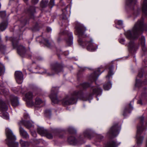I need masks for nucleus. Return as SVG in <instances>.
<instances>
[{"label": "nucleus", "instance_id": "nucleus-12", "mask_svg": "<svg viewBox=\"0 0 147 147\" xmlns=\"http://www.w3.org/2000/svg\"><path fill=\"white\" fill-rule=\"evenodd\" d=\"M15 76L17 82L19 84H22L23 80V75L22 72L19 71H16Z\"/></svg>", "mask_w": 147, "mask_h": 147}, {"label": "nucleus", "instance_id": "nucleus-43", "mask_svg": "<svg viewBox=\"0 0 147 147\" xmlns=\"http://www.w3.org/2000/svg\"><path fill=\"white\" fill-rule=\"evenodd\" d=\"M69 131L71 134L76 133V130L73 128H69Z\"/></svg>", "mask_w": 147, "mask_h": 147}, {"label": "nucleus", "instance_id": "nucleus-27", "mask_svg": "<svg viewBox=\"0 0 147 147\" xmlns=\"http://www.w3.org/2000/svg\"><path fill=\"white\" fill-rule=\"evenodd\" d=\"M20 143L22 147H28L30 145V143L27 141H24L22 140H20Z\"/></svg>", "mask_w": 147, "mask_h": 147}, {"label": "nucleus", "instance_id": "nucleus-28", "mask_svg": "<svg viewBox=\"0 0 147 147\" xmlns=\"http://www.w3.org/2000/svg\"><path fill=\"white\" fill-rule=\"evenodd\" d=\"M134 103V101H131L130 103L126 106L124 110H132L134 108L132 105V103Z\"/></svg>", "mask_w": 147, "mask_h": 147}, {"label": "nucleus", "instance_id": "nucleus-57", "mask_svg": "<svg viewBox=\"0 0 147 147\" xmlns=\"http://www.w3.org/2000/svg\"><path fill=\"white\" fill-rule=\"evenodd\" d=\"M104 71H102L101 73H102Z\"/></svg>", "mask_w": 147, "mask_h": 147}, {"label": "nucleus", "instance_id": "nucleus-16", "mask_svg": "<svg viewBox=\"0 0 147 147\" xmlns=\"http://www.w3.org/2000/svg\"><path fill=\"white\" fill-rule=\"evenodd\" d=\"M100 69H98L94 73L92 74L90 76V78L92 81L96 80L100 74Z\"/></svg>", "mask_w": 147, "mask_h": 147}, {"label": "nucleus", "instance_id": "nucleus-25", "mask_svg": "<svg viewBox=\"0 0 147 147\" xmlns=\"http://www.w3.org/2000/svg\"><path fill=\"white\" fill-rule=\"evenodd\" d=\"M68 140L70 144L73 145H75L77 143V140L74 137H69L68 139Z\"/></svg>", "mask_w": 147, "mask_h": 147}, {"label": "nucleus", "instance_id": "nucleus-36", "mask_svg": "<svg viewBox=\"0 0 147 147\" xmlns=\"http://www.w3.org/2000/svg\"><path fill=\"white\" fill-rule=\"evenodd\" d=\"M45 116L47 117H50L51 114V111H45L44 112Z\"/></svg>", "mask_w": 147, "mask_h": 147}, {"label": "nucleus", "instance_id": "nucleus-1", "mask_svg": "<svg viewBox=\"0 0 147 147\" xmlns=\"http://www.w3.org/2000/svg\"><path fill=\"white\" fill-rule=\"evenodd\" d=\"M144 30L147 31V24L144 23V19L142 17L135 23L131 30H128L125 32L126 38L131 40L129 43L128 48L131 54L135 53L137 49L134 42L131 40L138 39Z\"/></svg>", "mask_w": 147, "mask_h": 147}, {"label": "nucleus", "instance_id": "nucleus-48", "mask_svg": "<svg viewBox=\"0 0 147 147\" xmlns=\"http://www.w3.org/2000/svg\"><path fill=\"white\" fill-rule=\"evenodd\" d=\"M10 40L12 42V45L14 46V44L15 42V39L13 37H11L10 38Z\"/></svg>", "mask_w": 147, "mask_h": 147}, {"label": "nucleus", "instance_id": "nucleus-29", "mask_svg": "<svg viewBox=\"0 0 147 147\" xmlns=\"http://www.w3.org/2000/svg\"><path fill=\"white\" fill-rule=\"evenodd\" d=\"M6 46L2 43L0 44V52L3 54H5L6 51Z\"/></svg>", "mask_w": 147, "mask_h": 147}, {"label": "nucleus", "instance_id": "nucleus-51", "mask_svg": "<svg viewBox=\"0 0 147 147\" xmlns=\"http://www.w3.org/2000/svg\"><path fill=\"white\" fill-rule=\"evenodd\" d=\"M24 117L26 119H28L29 118V117L27 114H25L24 116Z\"/></svg>", "mask_w": 147, "mask_h": 147}, {"label": "nucleus", "instance_id": "nucleus-32", "mask_svg": "<svg viewBox=\"0 0 147 147\" xmlns=\"http://www.w3.org/2000/svg\"><path fill=\"white\" fill-rule=\"evenodd\" d=\"M73 37L72 33L70 34V36L69 39L67 40V44L69 45H72L73 43Z\"/></svg>", "mask_w": 147, "mask_h": 147}, {"label": "nucleus", "instance_id": "nucleus-4", "mask_svg": "<svg viewBox=\"0 0 147 147\" xmlns=\"http://www.w3.org/2000/svg\"><path fill=\"white\" fill-rule=\"evenodd\" d=\"M78 42L81 46H86L87 49L89 51H94L97 48V45L93 42L92 39L89 36H86L83 39L80 38L78 40Z\"/></svg>", "mask_w": 147, "mask_h": 147}, {"label": "nucleus", "instance_id": "nucleus-49", "mask_svg": "<svg viewBox=\"0 0 147 147\" xmlns=\"http://www.w3.org/2000/svg\"><path fill=\"white\" fill-rule=\"evenodd\" d=\"M84 136L85 137H87L88 138H89L90 136L89 134L88 133H84Z\"/></svg>", "mask_w": 147, "mask_h": 147}, {"label": "nucleus", "instance_id": "nucleus-13", "mask_svg": "<svg viewBox=\"0 0 147 147\" xmlns=\"http://www.w3.org/2000/svg\"><path fill=\"white\" fill-rule=\"evenodd\" d=\"M120 144L116 140H111L104 144V147H117Z\"/></svg>", "mask_w": 147, "mask_h": 147}, {"label": "nucleus", "instance_id": "nucleus-34", "mask_svg": "<svg viewBox=\"0 0 147 147\" xmlns=\"http://www.w3.org/2000/svg\"><path fill=\"white\" fill-rule=\"evenodd\" d=\"M13 90L14 92L16 93H18L19 92L22 93V89L20 87H18V88H14L13 89Z\"/></svg>", "mask_w": 147, "mask_h": 147}, {"label": "nucleus", "instance_id": "nucleus-18", "mask_svg": "<svg viewBox=\"0 0 147 147\" xmlns=\"http://www.w3.org/2000/svg\"><path fill=\"white\" fill-rule=\"evenodd\" d=\"M142 11L144 14L147 16V0H144L142 5Z\"/></svg>", "mask_w": 147, "mask_h": 147}, {"label": "nucleus", "instance_id": "nucleus-19", "mask_svg": "<svg viewBox=\"0 0 147 147\" xmlns=\"http://www.w3.org/2000/svg\"><path fill=\"white\" fill-rule=\"evenodd\" d=\"M0 109L2 110H7L11 109L10 106H7L5 104L2 100H0Z\"/></svg>", "mask_w": 147, "mask_h": 147}, {"label": "nucleus", "instance_id": "nucleus-5", "mask_svg": "<svg viewBox=\"0 0 147 147\" xmlns=\"http://www.w3.org/2000/svg\"><path fill=\"white\" fill-rule=\"evenodd\" d=\"M5 134L7 137L5 141L8 146L9 147H18V143L16 142V138L12 131L9 129L7 128Z\"/></svg>", "mask_w": 147, "mask_h": 147}, {"label": "nucleus", "instance_id": "nucleus-7", "mask_svg": "<svg viewBox=\"0 0 147 147\" xmlns=\"http://www.w3.org/2000/svg\"><path fill=\"white\" fill-rule=\"evenodd\" d=\"M121 124L118 123H114L107 133V136L110 138H113L117 136L121 130Z\"/></svg>", "mask_w": 147, "mask_h": 147}, {"label": "nucleus", "instance_id": "nucleus-53", "mask_svg": "<svg viewBox=\"0 0 147 147\" xmlns=\"http://www.w3.org/2000/svg\"><path fill=\"white\" fill-rule=\"evenodd\" d=\"M53 74H54L52 73V74H49V75H50V76H51V75H53Z\"/></svg>", "mask_w": 147, "mask_h": 147}, {"label": "nucleus", "instance_id": "nucleus-10", "mask_svg": "<svg viewBox=\"0 0 147 147\" xmlns=\"http://www.w3.org/2000/svg\"><path fill=\"white\" fill-rule=\"evenodd\" d=\"M57 91L55 88H53L51 91V93L49 95V97L53 102L55 103H57L59 100L57 97Z\"/></svg>", "mask_w": 147, "mask_h": 147}, {"label": "nucleus", "instance_id": "nucleus-2", "mask_svg": "<svg viewBox=\"0 0 147 147\" xmlns=\"http://www.w3.org/2000/svg\"><path fill=\"white\" fill-rule=\"evenodd\" d=\"M105 69L107 72L105 78L106 81L103 85V88L105 90H109L112 87V83L111 81L113 76L114 74V67L113 63H111L105 66Z\"/></svg>", "mask_w": 147, "mask_h": 147}, {"label": "nucleus", "instance_id": "nucleus-14", "mask_svg": "<svg viewBox=\"0 0 147 147\" xmlns=\"http://www.w3.org/2000/svg\"><path fill=\"white\" fill-rule=\"evenodd\" d=\"M146 84H147V78H146L143 81H142L140 79L136 78L135 85V87L139 88L143 85Z\"/></svg>", "mask_w": 147, "mask_h": 147}, {"label": "nucleus", "instance_id": "nucleus-33", "mask_svg": "<svg viewBox=\"0 0 147 147\" xmlns=\"http://www.w3.org/2000/svg\"><path fill=\"white\" fill-rule=\"evenodd\" d=\"M48 2V0H42L41 2L40 6L42 7H45L47 5Z\"/></svg>", "mask_w": 147, "mask_h": 147}, {"label": "nucleus", "instance_id": "nucleus-15", "mask_svg": "<svg viewBox=\"0 0 147 147\" xmlns=\"http://www.w3.org/2000/svg\"><path fill=\"white\" fill-rule=\"evenodd\" d=\"M44 103V102L40 98L37 97L35 99V104L32 107H34L36 108V109H38L42 107V105Z\"/></svg>", "mask_w": 147, "mask_h": 147}, {"label": "nucleus", "instance_id": "nucleus-46", "mask_svg": "<svg viewBox=\"0 0 147 147\" xmlns=\"http://www.w3.org/2000/svg\"><path fill=\"white\" fill-rule=\"evenodd\" d=\"M45 44L46 46L48 47H50L51 45L50 43L49 42L48 40L47 39H45Z\"/></svg>", "mask_w": 147, "mask_h": 147}, {"label": "nucleus", "instance_id": "nucleus-52", "mask_svg": "<svg viewBox=\"0 0 147 147\" xmlns=\"http://www.w3.org/2000/svg\"><path fill=\"white\" fill-rule=\"evenodd\" d=\"M47 30L48 32H50L51 31V29L49 27H47Z\"/></svg>", "mask_w": 147, "mask_h": 147}, {"label": "nucleus", "instance_id": "nucleus-45", "mask_svg": "<svg viewBox=\"0 0 147 147\" xmlns=\"http://www.w3.org/2000/svg\"><path fill=\"white\" fill-rule=\"evenodd\" d=\"M119 41L121 44H124L125 40L124 38H121L119 39Z\"/></svg>", "mask_w": 147, "mask_h": 147}, {"label": "nucleus", "instance_id": "nucleus-6", "mask_svg": "<svg viewBox=\"0 0 147 147\" xmlns=\"http://www.w3.org/2000/svg\"><path fill=\"white\" fill-rule=\"evenodd\" d=\"M137 0H126L125 8L132 11L133 15L137 17L139 14L140 9L137 5Z\"/></svg>", "mask_w": 147, "mask_h": 147}, {"label": "nucleus", "instance_id": "nucleus-21", "mask_svg": "<svg viewBox=\"0 0 147 147\" xmlns=\"http://www.w3.org/2000/svg\"><path fill=\"white\" fill-rule=\"evenodd\" d=\"M116 27L118 29H121L123 26V22L121 20H115V21Z\"/></svg>", "mask_w": 147, "mask_h": 147}, {"label": "nucleus", "instance_id": "nucleus-54", "mask_svg": "<svg viewBox=\"0 0 147 147\" xmlns=\"http://www.w3.org/2000/svg\"><path fill=\"white\" fill-rule=\"evenodd\" d=\"M28 0H24V1L26 2H27Z\"/></svg>", "mask_w": 147, "mask_h": 147}, {"label": "nucleus", "instance_id": "nucleus-31", "mask_svg": "<svg viewBox=\"0 0 147 147\" xmlns=\"http://www.w3.org/2000/svg\"><path fill=\"white\" fill-rule=\"evenodd\" d=\"M145 74V71L144 69L143 68H141L139 71L137 77L141 78Z\"/></svg>", "mask_w": 147, "mask_h": 147}, {"label": "nucleus", "instance_id": "nucleus-42", "mask_svg": "<svg viewBox=\"0 0 147 147\" xmlns=\"http://www.w3.org/2000/svg\"><path fill=\"white\" fill-rule=\"evenodd\" d=\"M2 115L4 117H5L6 118L8 119V113L5 112V111H2Z\"/></svg>", "mask_w": 147, "mask_h": 147}, {"label": "nucleus", "instance_id": "nucleus-20", "mask_svg": "<svg viewBox=\"0 0 147 147\" xmlns=\"http://www.w3.org/2000/svg\"><path fill=\"white\" fill-rule=\"evenodd\" d=\"M20 132L21 135L24 138H29V135L26 132L22 127L20 128Z\"/></svg>", "mask_w": 147, "mask_h": 147}, {"label": "nucleus", "instance_id": "nucleus-11", "mask_svg": "<svg viewBox=\"0 0 147 147\" xmlns=\"http://www.w3.org/2000/svg\"><path fill=\"white\" fill-rule=\"evenodd\" d=\"M25 97L26 98L27 106L29 107H32L34 105V103L32 100V93L30 92H27L26 94Z\"/></svg>", "mask_w": 147, "mask_h": 147}, {"label": "nucleus", "instance_id": "nucleus-17", "mask_svg": "<svg viewBox=\"0 0 147 147\" xmlns=\"http://www.w3.org/2000/svg\"><path fill=\"white\" fill-rule=\"evenodd\" d=\"M10 99L13 106L15 107L18 105L19 102L17 97L13 95H11Z\"/></svg>", "mask_w": 147, "mask_h": 147}, {"label": "nucleus", "instance_id": "nucleus-44", "mask_svg": "<svg viewBox=\"0 0 147 147\" xmlns=\"http://www.w3.org/2000/svg\"><path fill=\"white\" fill-rule=\"evenodd\" d=\"M142 94L143 97H144V98L146 101L147 102V94L146 93L144 92V93H142Z\"/></svg>", "mask_w": 147, "mask_h": 147}, {"label": "nucleus", "instance_id": "nucleus-47", "mask_svg": "<svg viewBox=\"0 0 147 147\" xmlns=\"http://www.w3.org/2000/svg\"><path fill=\"white\" fill-rule=\"evenodd\" d=\"M137 103L138 104H140L141 105H143L142 100L141 98H140L138 100Z\"/></svg>", "mask_w": 147, "mask_h": 147}, {"label": "nucleus", "instance_id": "nucleus-35", "mask_svg": "<svg viewBox=\"0 0 147 147\" xmlns=\"http://www.w3.org/2000/svg\"><path fill=\"white\" fill-rule=\"evenodd\" d=\"M5 70V68L4 65L0 63V76L3 73Z\"/></svg>", "mask_w": 147, "mask_h": 147}, {"label": "nucleus", "instance_id": "nucleus-58", "mask_svg": "<svg viewBox=\"0 0 147 147\" xmlns=\"http://www.w3.org/2000/svg\"><path fill=\"white\" fill-rule=\"evenodd\" d=\"M101 91H102V89Z\"/></svg>", "mask_w": 147, "mask_h": 147}, {"label": "nucleus", "instance_id": "nucleus-24", "mask_svg": "<svg viewBox=\"0 0 147 147\" xmlns=\"http://www.w3.org/2000/svg\"><path fill=\"white\" fill-rule=\"evenodd\" d=\"M17 51L18 54L20 55H21L25 52L26 49L24 47L20 46L18 47Z\"/></svg>", "mask_w": 147, "mask_h": 147}, {"label": "nucleus", "instance_id": "nucleus-56", "mask_svg": "<svg viewBox=\"0 0 147 147\" xmlns=\"http://www.w3.org/2000/svg\"><path fill=\"white\" fill-rule=\"evenodd\" d=\"M58 136H59V138H61L62 137L61 136H59V135H58Z\"/></svg>", "mask_w": 147, "mask_h": 147}, {"label": "nucleus", "instance_id": "nucleus-26", "mask_svg": "<svg viewBox=\"0 0 147 147\" xmlns=\"http://www.w3.org/2000/svg\"><path fill=\"white\" fill-rule=\"evenodd\" d=\"M52 71L55 73L58 72V69L59 67L56 64H53L51 65Z\"/></svg>", "mask_w": 147, "mask_h": 147}, {"label": "nucleus", "instance_id": "nucleus-22", "mask_svg": "<svg viewBox=\"0 0 147 147\" xmlns=\"http://www.w3.org/2000/svg\"><path fill=\"white\" fill-rule=\"evenodd\" d=\"M47 131L42 127H38L37 129L38 133L41 136H45L47 133Z\"/></svg>", "mask_w": 147, "mask_h": 147}, {"label": "nucleus", "instance_id": "nucleus-37", "mask_svg": "<svg viewBox=\"0 0 147 147\" xmlns=\"http://www.w3.org/2000/svg\"><path fill=\"white\" fill-rule=\"evenodd\" d=\"M131 113V111H123V115L125 117H126L129 116Z\"/></svg>", "mask_w": 147, "mask_h": 147}, {"label": "nucleus", "instance_id": "nucleus-9", "mask_svg": "<svg viewBox=\"0 0 147 147\" xmlns=\"http://www.w3.org/2000/svg\"><path fill=\"white\" fill-rule=\"evenodd\" d=\"M76 30L78 34L79 39H83L84 38H85L88 36L86 35H84V33L87 30L86 28L82 25H80L76 28Z\"/></svg>", "mask_w": 147, "mask_h": 147}, {"label": "nucleus", "instance_id": "nucleus-38", "mask_svg": "<svg viewBox=\"0 0 147 147\" xmlns=\"http://www.w3.org/2000/svg\"><path fill=\"white\" fill-rule=\"evenodd\" d=\"M45 136L47 138L49 139H52L53 137L52 135L50 133H47H47H46V135H45Z\"/></svg>", "mask_w": 147, "mask_h": 147}, {"label": "nucleus", "instance_id": "nucleus-50", "mask_svg": "<svg viewBox=\"0 0 147 147\" xmlns=\"http://www.w3.org/2000/svg\"><path fill=\"white\" fill-rule=\"evenodd\" d=\"M39 0H32V3L35 4L37 3L38 2Z\"/></svg>", "mask_w": 147, "mask_h": 147}, {"label": "nucleus", "instance_id": "nucleus-39", "mask_svg": "<svg viewBox=\"0 0 147 147\" xmlns=\"http://www.w3.org/2000/svg\"><path fill=\"white\" fill-rule=\"evenodd\" d=\"M5 11H2L0 12V16L2 18H3L6 16Z\"/></svg>", "mask_w": 147, "mask_h": 147}, {"label": "nucleus", "instance_id": "nucleus-23", "mask_svg": "<svg viewBox=\"0 0 147 147\" xmlns=\"http://www.w3.org/2000/svg\"><path fill=\"white\" fill-rule=\"evenodd\" d=\"M8 23L7 21H3L0 24V30L1 31L5 30L7 27Z\"/></svg>", "mask_w": 147, "mask_h": 147}, {"label": "nucleus", "instance_id": "nucleus-8", "mask_svg": "<svg viewBox=\"0 0 147 147\" xmlns=\"http://www.w3.org/2000/svg\"><path fill=\"white\" fill-rule=\"evenodd\" d=\"M74 96L71 97H69L68 96H66L62 100V103L64 105H69L71 104L76 103L77 102L76 98L77 96L78 95V93H74Z\"/></svg>", "mask_w": 147, "mask_h": 147}, {"label": "nucleus", "instance_id": "nucleus-55", "mask_svg": "<svg viewBox=\"0 0 147 147\" xmlns=\"http://www.w3.org/2000/svg\"><path fill=\"white\" fill-rule=\"evenodd\" d=\"M146 89V87H144V90Z\"/></svg>", "mask_w": 147, "mask_h": 147}, {"label": "nucleus", "instance_id": "nucleus-41", "mask_svg": "<svg viewBox=\"0 0 147 147\" xmlns=\"http://www.w3.org/2000/svg\"><path fill=\"white\" fill-rule=\"evenodd\" d=\"M54 0H50L49 6L51 8L54 5Z\"/></svg>", "mask_w": 147, "mask_h": 147}, {"label": "nucleus", "instance_id": "nucleus-30", "mask_svg": "<svg viewBox=\"0 0 147 147\" xmlns=\"http://www.w3.org/2000/svg\"><path fill=\"white\" fill-rule=\"evenodd\" d=\"M140 42L141 45L143 47V48L144 47V46H145V39L144 36H142L141 38L140 39ZM144 48L142 49V50L143 51H145L144 50Z\"/></svg>", "mask_w": 147, "mask_h": 147}, {"label": "nucleus", "instance_id": "nucleus-3", "mask_svg": "<svg viewBox=\"0 0 147 147\" xmlns=\"http://www.w3.org/2000/svg\"><path fill=\"white\" fill-rule=\"evenodd\" d=\"M140 119V122L138 125L136 136V144L133 147H140L142 143L144 138L142 134V132L147 129V125L146 123H143V122L144 118L141 117Z\"/></svg>", "mask_w": 147, "mask_h": 147}, {"label": "nucleus", "instance_id": "nucleus-40", "mask_svg": "<svg viewBox=\"0 0 147 147\" xmlns=\"http://www.w3.org/2000/svg\"><path fill=\"white\" fill-rule=\"evenodd\" d=\"M25 124L26 127L28 129H29L32 126V124L29 123V121L25 123Z\"/></svg>", "mask_w": 147, "mask_h": 147}]
</instances>
